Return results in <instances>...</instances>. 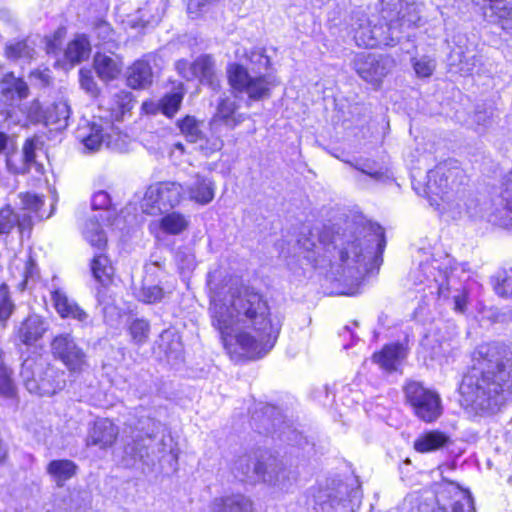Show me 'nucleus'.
I'll use <instances>...</instances> for the list:
<instances>
[{
  "mask_svg": "<svg viewBox=\"0 0 512 512\" xmlns=\"http://www.w3.org/2000/svg\"><path fill=\"white\" fill-rule=\"evenodd\" d=\"M459 392L463 404L476 412L499 411L512 401V352L498 343L480 345Z\"/></svg>",
  "mask_w": 512,
  "mask_h": 512,
  "instance_id": "nucleus-2",
  "label": "nucleus"
},
{
  "mask_svg": "<svg viewBox=\"0 0 512 512\" xmlns=\"http://www.w3.org/2000/svg\"><path fill=\"white\" fill-rule=\"evenodd\" d=\"M20 376L25 388L39 396H52L65 387V373L41 356L26 358Z\"/></svg>",
  "mask_w": 512,
  "mask_h": 512,
  "instance_id": "nucleus-3",
  "label": "nucleus"
},
{
  "mask_svg": "<svg viewBox=\"0 0 512 512\" xmlns=\"http://www.w3.org/2000/svg\"><path fill=\"white\" fill-rule=\"evenodd\" d=\"M449 441L446 434L440 431H430L421 435L415 442L414 448L418 452H431L445 446Z\"/></svg>",
  "mask_w": 512,
  "mask_h": 512,
  "instance_id": "nucleus-32",
  "label": "nucleus"
},
{
  "mask_svg": "<svg viewBox=\"0 0 512 512\" xmlns=\"http://www.w3.org/2000/svg\"><path fill=\"white\" fill-rule=\"evenodd\" d=\"M0 93L8 104L22 100L28 96L29 88L26 82L13 73L3 75L0 80Z\"/></svg>",
  "mask_w": 512,
  "mask_h": 512,
  "instance_id": "nucleus-22",
  "label": "nucleus"
},
{
  "mask_svg": "<svg viewBox=\"0 0 512 512\" xmlns=\"http://www.w3.org/2000/svg\"><path fill=\"white\" fill-rule=\"evenodd\" d=\"M6 54L9 58L18 59L26 58L30 59L34 55V49L30 47L26 41L17 42L7 46Z\"/></svg>",
  "mask_w": 512,
  "mask_h": 512,
  "instance_id": "nucleus-44",
  "label": "nucleus"
},
{
  "mask_svg": "<svg viewBox=\"0 0 512 512\" xmlns=\"http://www.w3.org/2000/svg\"><path fill=\"white\" fill-rule=\"evenodd\" d=\"M137 297L146 304H155L162 301L165 297V292L158 285L143 286L139 290Z\"/></svg>",
  "mask_w": 512,
  "mask_h": 512,
  "instance_id": "nucleus-40",
  "label": "nucleus"
},
{
  "mask_svg": "<svg viewBox=\"0 0 512 512\" xmlns=\"http://www.w3.org/2000/svg\"><path fill=\"white\" fill-rule=\"evenodd\" d=\"M412 64L416 75L420 78L430 77L436 68L435 60L428 56L414 58Z\"/></svg>",
  "mask_w": 512,
  "mask_h": 512,
  "instance_id": "nucleus-41",
  "label": "nucleus"
},
{
  "mask_svg": "<svg viewBox=\"0 0 512 512\" xmlns=\"http://www.w3.org/2000/svg\"><path fill=\"white\" fill-rule=\"evenodd\" d=\"M423 0H381L379 29L411 28L421 19Z\"/></svg>",
  "mask_w": 512,
  "mask_h": 512,
  "instance_id": "nucleus-5",
  "label": "nucleus"
},
{
  "mask_svg": "<svg viewBox=\"0 0 512 512\" xmlns=\"http://www.w3.org/2000/svg\"><path fill=\"white\" fill-rule=\"evenodd\" d=\"M9 142V137L5 133L0 132V154L7 153Z\"/></svg>",
  "mask_w": 512,
  "mask_h": 512,
  "instance_id": "nucleus-59",
  "label": "nucleus"
},
{
  "mask_svg": "<svg viewBox=\"0 0 512 512\" xmlns=\"http://www.w3.org/2000/svg\"><path fill=\"white\" fill-rule=\"evenodd\" d=\"M36 273H37L36 265H35L34 261L31 258H29L25 262V265H24V272H23L24 280H23V283L27 284L30 279H33L35 277Z\"/></svg>",
  "mask_w": 512,
  "mask_h": 512,
  "instance_id": "nucleus-54",
  "label": "nucleus"
},
{
  "mask_svg": "<svg viewBox=\"0 0 512 512\" xmlns=\"http://www.w3.org/2000/svg\"><path fill=\"white\" fill-rule=\"evenodd\" d=\"M209 311L231 355L260 358L272 349L280 332L265 297L252 287L238 285L237 280L230 279L220 291H213Z\"/></svg>",
  "mask_w": 512,
  "mask_h": 512,
  "instance_id": "nucleus-1",
  "label": "nucleus"
},
{
  "mask_svg": "<svg viewBox=\"0 0 512 512\" xmlns=\"http://www.w3.org/2000/svg\"><path fill=\"white\" fill-rule=\"evenodd\" d=\"M93 66L98 77L103 81L116 79L122 72V58L113 52H97Z\"/></svg>",
  "mask_w": 512,
  "mask_h": 512,
  "instance_id": "nucleus-20",
  "label": "nucleus"
},
{
  "mask_svg": "<svg viewBox=\"0 0 512 512\" xmlns=\"http://www.w3.org/2000/svg\"><path fill=\"white\" fill-rule=\"evenodd\" d=\"M71 109L66 100L53 103L45 111V124L54 125L57 129L67 127Z\"/></svg>",
  "mask_w": 512,
  "mask_h": 512,
  "instance_id": "nucleus-30",
  "label": "nucleus"
},
{
  "mask_svg": "<svg viewBox=\"0 0 512 512\" xmlns=\"http://www.w3.org/2000/svg\"><path fill=\"white\" fill-rule=\"evenodd\" d=\"M238 105L235 100L226 97L218 103L216 113L210 122L211 133H217L220 125H225L229 129L236 128L244 120L242 114L236 113Z\"/></svg>",
  "mask_w": 512,
  "mask_h": 512,
  "instance_id": "nucleus-18",
  "label": "nucleus"
},
{
  "mask_svg": "<svg viewBox=\"0 0 512 512\" xmlns=\"http://www.w3.org/2000/svg\"><path fill=\"white\" fill-rule=\"evenodd\" d=\"M406 348L399 343L385 345L379 353L373 355L375 363L386 371H395L406 358Z\"/></svg>",
  "mask_w": 512,
  "mask_h": 512,
  "instance_id": "nucleus-25",
  "label": "nucleus"
},
{
  "mask_svg": "<svg viewBox=\"0 0 512 512\" xmlns=\"http://www.w3.org/2000/svg\"><path fill=\"white\" fill-rule=\"evenodd\" d=\"M53 306L62 319H73L81 324V326H91L93 321L90 315L80 305L68 295L57 289L51 293Z\"/></svg>",
  "mask_w": 512,
  "mask_h": 512,
  "instance_id": "nucleus-16",
  "label": "nucleus"
},
{
  "mask_svg": "<svg viewBox=\"0 0 512 512\" xmlns=\"http://www.w3.org/2000/svg\"><path fill=\"white\" fill-rule=\"evenodd\" d=\"M430 512H447L444 508L433 509ZM451 512H474L471 507L470 500L468 498L465 499V503L455 502L452 506Z\"/></svg>",
  "mask_w": 512,
  "mask_h": 512,
  "instance_id": "nucleus-53",
  "label": "nucleus"
},
{
  "mask_svg": "<svg viewBox=\"0 0 512 512\" xmlns=\"http://www.w3.org/2000/svg\"><path fill=\"white\" fill-rule=\"evenodd\" d=\"M89 28L99 29V30H106L108 28V24L105 21H103L102 19H96L95 21H93L91 23Z\"/></svg>",
  "mask_w": 512,
  "mask_h": 512,
  "instance_id": "nucleus-61",
  "label": "nucleus"
},
{
  "mask_svg": "<svg viewBox=\"0 0 512 512\" xmlns=\"http://www.w3.org/2000/svg\"><path fill=\"white\" fill-rule=\"evenodd\" d=\"M91 52V46L85 35H78L76 39L69 42L66 50L65 57L71 63H79L87 59Z\"/></svg>",
  "mask_w": 512,
  "mask_h": 512,
  "instance_id": "nucleus-34",
  "label": "nucleus"
},
{
  "mask_svg": "<svg viewBox=\"0 0 512 512\" xmlns=\"http://www.w3.org/2000/svg\"><path fill=\"white\" fill-rule=\"evenodd\" d=\"M185 193H187L189 200L200 205H207L214 199L215 183L206 176L196 174L186 184L184 188Z\"/></svg>",
  "mask_w": 512,
  "mask_h": 512,
  "instance_id": "nucleus-19",
  "label": "nucleus"
},
{
  "mask_svg": "<svg viewBox=\"0 0 512 512\" xmlns=\"http://www.w3.org/2000/svg\"><path fill=\"white\" fill-rule=\"evenodd\" d=\"M394 67L392 58L382 54H358L353 60V68L358 76L375 88Z\"/></svg>",
  "mask_w": 512,
  "mask_h": 512,
  "instance_id": "nucleus-10",
  "label": "nucleus"
},
{
  "mask_svg": "<svg viewBox=\"0 0 512 512\" xmlns=\"http://www.w3.org/2000/svg\"><path fill=\"white\" fill-rule=\"evenodd\" d=\"M184 198V186L174 181L158 182L150 185L140 202L143 213L159 215L179 205Z\"/></svg>",
  "mask_w": 512,
  "mask_h": 512,
  "instance_id": "nucleus-4",
  "label": "nucleus"
},
{
  "mask_svg": "<svg viewBox=\"0 0 512 512\" xmlns=\"http://www.w3.org/2000/svg\"><path fill=\"white\" fill-rule=\"evenodd\" d=\"M427 188L430 193L442 196L448 190L457 189L465 179V174L456 161L441 163L428 172Z\"/></svg>",
  "mask_w": 512,
  "mask_h": 512,
  "instance_id": "nucleus-12",
  "label": "nucleus"
},
{
  "mask_svg": "<svg viewBox=\"0 0 512 512\" xmlns=\"http://www.w3.org/2000/svg\"><path fill=\"white\" fill-rule=\"evenodd\" d=\"M115 132L108 122L86 123L78 128L77 138L84 145L85 149L91 152L100 150L103 146L114 148L117 146Z\"/></svg>",
  "mask_w": 512,
  "mask_h": 512,
  "instance_id": "nucleus-14",
  "label": "nucleus"
},
{
  "mask_svg": "<svg viewBox=\"0 0 512 512\" xmlns=\"http://www.w3.org/2000/svg\"><path fill=\"white\" fill-rule=\"evenodd\" d=\"M145 14L142 13L141 17L138 20L131 21L132 29H155L156 25L160 21V16H153L151 19H144Z\"/></svg>",
  "mask_w": 512,
  "mask_h": 512,
  "instance_id": "nucleus-50",
  "label": "nucleus"
},
{
  "mask_svg": "<svg viewBox=\"0 0 512 512\" xmlns=\"http://www.w3.org/2000/svg\"><path fill=\"white\" fill-rule=\"evenodd\" d=\"M14 303L12 302L8 287L6 285L0 286V320H7L14 310Z\"/></svg>",
  "mask_w": 512,
  "mask_h": 512,
  "instance_id": "nucleus-47",
  "label": "nucleus"
},
{
  "mask_svg": "<svg viewBox=\"0 0 512 512\" xmlns=\"http://www.w3.org/2000/svg\"><path fill=\"white\" fill-rule=\"evenodd\" d=\"M236 468L241 469L245 477L252 478L250 474L253 473L257 480H262L281 491H287L295 481L293 473L281 465L266 466L261 462H252L246 457L238 460Z\"/></svg>",
  "mask_w": 512,
  "mask_h": 512,
  "instance_id": "nucleus-9",
  "label": "nucleus"
},
{
  "mask_svg": "<svg viewBox=\"0 0 512 512\" xmlns=\"http://www.w3.org/2000/svg\"><path fill=\"white\" fill-rule=\"evenodd\" d=\"M119 435V428L107 418L97 419L88 431L87 446L107 449L114 445Z\"/></svg>",
  "mask_w": 512,
  "mask_h": 512,
  "instance_id": "nucleus-17",
  "label": "nucleus"
},
{
  "mask_svg": "<svg viewBox=\"0 0 512 512\" xmlns=\"http://www.w3.org/2000/svg\"><path fill=\"white\" fill-rule=\"evenodd\" d=\"M360 171L366 175H369L370 177H372L373 179L377 180V181H380V180H383L385 178V173L382 172V171H369V170H365V169H360Z\"/></svg>",
  "mask_w": 512,
  "mask_h": 512,
  "instance_id": "nucleus-60",
  "label": "nucleus"
},
{
  "mask_svg": "<svg viewBox=\"0 0 512 512\" xmlns=\"http://www.w3.org/2000/svg\"><path fill=\"white\" fill-rule=\"evenodd\" d=\"M91 270L94 278L103 286H107L112 282L114 268L104 254L94 256L91 262Z\"/></svg>",
  "mask_w": 512,
  "mask_h": 512,
  "instance_id": "nucleus-35",
  "label": "nucleus"
},
{
  "mask_svg": "<svg viewBox=\"0 0 512 512\" xmlns=\"http://www.w3.org/2000/svg\"><path fill=\"white\" fill-rule=\"evenodd\" d=\"M385 247L383 232L370 234L363 239L355 238L347 241L340 251V260L347 267L359 269L366 266V260H378Z\"/></svg>",
  "mask_w": 512,
  "mask_h": 512,
  "instance_id": "nucleus-6",
  "label": "nucleus"
},
{
  "mask_svg": "<svg viewBox=\"0 0 512 512\" xmlns=\"http://www.w3.org/2000/svg\"><path fill=\"white\" fill-rule=\"evenodd\" d=\"M28 117L33 122H45V112L42 111V106L38 100H34L28 107Z\"/></svg>",
  "mask_w": 512,
  "mask_h": 512,
  "instance_id": "nucleus-52",
  "label": "nucleus"
},
{
  "mask_svg": "<svg viewBox=\"0 0 512 512\" xmlns=\"http://www.w3.org/2000/svg\"><path fill=\"white\" fill-rule=\"evenodd\" d=\"M494 289L502 297H512V268L499 274Z\"/></svg>",
  "mask_w": 512,
  "mask_h": 512,
  "instance_id": "nucleus-43",
  "label": "nucleus"
},
{
  "mask_svg": "<svg viewBox=\"0 0 512 512\" xmlns=\"http://www.w3.org/2000/svg\"><path fill=\"white\" fill-rule=\"evenodd\" d=\"M471 71H472V69H471V68H469V67H468V68H466V69H465V68H463V67H462V68H460V72H461L463 75H469V74H471Z\"/></svg>",
  "mask_w": 512,
  "mask_h": 512,
  "instance_id": "nucleus-63",
  "label": "nucleus"
},
{
  "mask_svg": "<svg viewBox=\"0 0 512 512\" xmlns=\"http://www.w3.org/2000/svg\"><path fill=\"white\" fill-rule=\"evenodd\" d=\"M189 225V217L177 211L166 213L159 220L160 229L169 235H179L186 231Z\"/></svg>",
  "mask_w": 512,
  "mask_h": 512,
  "instance_id": "nucleus-31",
  "label": "nucleus"
},
{
  "mask_svg": "<svg viewBox=\"0 0 512 512\" xmlns=\"http://www.w3.org/2000/svg\"><path fill=\"white\" fill-rule=\"evenodd\" d=\"M153 79L152 68L144 60L135 61L127 71V84L133 89H145Z\"/></svg>",
  "mask_w": 512,
  "mask_h": 512,
  "instance_id": "nucleus-27",
  "label": "nucleus"
},
{
  "mask_svg": "<svg viewBox=\"0 0 512 512\" xmlns=\"http://www.w3.org/2000/svg\"><path fill=\"white\" fill-rule=\"evenodd\" d=\"M97 298H98V302L100 304H104L106 303L105 299H104V293H103V290H98L97 292Z\"/></svg>",
  "mask_w": 512,
  "mask_h": 512,
  "instance_id": "nucleus-62",
  "label": "nucleus"
},
{
  "mask_svg": "<svg viewBox=\"0 0 512 512\" xmlns=\"http://www.w3.org/2000/svg\"><path fill=\"white\" fill-rule=\"evenodd\" d=\"M79 82L81 88L91 96L96 97L99 94V87L94 80L91 70L84 68L80 69Z\"/></svg>",
  "mask_w": 512,
  "mask_h": 512,
  "instance_id": "nucleus-46",
  "label": "nucleus"
},
{
  "mask_svg": "<svg viewBox=\"0 0 512 512\" xmlns=\"http://www.w3.org/2000/svg\"><path fill=\"white\" fill-rule=\"evenodd\" d=\"M388 34H354V41L358 47L362 48H378L387 46L390 43L387 41Z\"/></svg>",
  "mask_w": 512,
  "mask_h": 512,
  "instance_id": "nucleus-38",
  "label": "nucleus"
},
{
  "mask_svg": "<svg viewBox=\"0 0 512 512\" xmlns=\"http://www.w3.org/2000/svg\"><path fill=\"white\" fill-rule=\"evenodd\" d=\"M419 271L423 274V279L420 278L419 282L424 280L432 281L435 284L437 294L439 297L448 298L450 295L449 279L447 270H442L438 265V261L431 259L425 263H421Z\"/></svg>",
  "mask_w": 512,
  "mask_h": 512,
  "instance_id": "nucleus-21",
  "label": "nucleus"
},
{
  "mask_svg": "<svg viewBox=\"0 0 512 512\" xmlns=\"http://www.w3.org/2000/svg\"><path fill=\"white\" fill-rule=\"evenodd\" d=\"M230 85L240 92H245L252 100L259 101L270 97L271 89L279 82L273 75L251 77L239 64H230L227 69Z\"/></svg>",
  "mask_w": 512,
  "mask_h": 512,
  "instance_id": "nucleus-7",
  "label": "nucleus"
},
{
  "mask_svg": "<svg viewBox=\"0 0 512 512\" xmlns=\"http://www.w3.org/2000/svg\"><path fill=\"white\" fill-rule=\"evenodd\" d=\"M77 471V464L69 459L52 460L46 467V473L58 487H63L68 480L77 474Z\"/></svg>",
  "mask_w": 512,
  "mask_h": 512,
  "instance_id": "nucleus-26",
  "label": "nucleus"
},
{
  "mask_svg": "<svg viewBox=\"0 0 512 512\" xmlns=\"http://www.w3.org/2000/svg\"><path fill=\"white\" fill-rule=\"evenodd\" d=\"M134 106L133 95L126 90H119L112 95L111 105L109 109L112 115L117 119H121L124 115L131 111Z\"/></svg>",
  "mask_w": 512,
  "mask_h": 512,
  "instance_id": "nucleus-36",
  "label": "nucleus"
},
{
  "mask_svg": "<svg viewBox=\"0 0 512 512\" xmlns=\"http://www.w3.org/2000/svg\"><path fill=\"white\" fill-rule=\"evenodd\" d=\"M247 57H248L250 63L253 65V69H256L258 71H261L262 69H266L270 65V59L265 54V51L262 48H257V49L250 51V53Z\"/></svg>",
  "mask_w": 512,
  "mask_h": 512,
  "instance_id": "nucleus-48",
  "label": "nucleus"
},
{
  "mask_svg": "<svg viewBox=\"0 0 512 512\" xmlns=\"http://www.w3.org/2000/svg\"><path fill=\"white\" fill-rule=\"evenodd\" d=\"M16 394V387L11 379V371L0 366V395L6 398H12Z\"/></svg>",
  "mask_w": 512,
  "mask_h": 512,
  "instance_id": "nucleus-42",
  "label": "nucleus"
},
{
  "mask_svg": "<svg viewBox=\"0 0 512 512\" xmlns=\"http://www.w3.org/2000/svg\"><path fill=\"white\" fill-rule=\"evenodd\" d=\"M91 205L93 210H103L105 215L101 213L99 215H94L89 219L86 223L83 234L86 241L92 247L103 250L107 245V238L99 221H110V218L113 215V212L110 210L111 200L109 194L105 191L96 192L92 197Z\"/></svg>",
  "mask_w": 512,
  "mask_h": 512,
  "instance_id": "nucleus-11",
  "label": "nucleus"
},
{
  "mask_svg": "<svg viewBox=\"0 0 512 512\" xmlns=\"http://www.w3.org/2000/svg\"><path fill=\"white\" fill-rule=\"evenodd\" d=\"M213 512H253L251 500L244 495H232L215 499Z\"/></svg>",
  "mask_w": 512,
  "mask_h": 512,
  "instance_id": "nucleus-28",
  "label": "nucleus"
},
{
  "mask_svg": "<svg viewBox=\"0 0 512 512\" xmlns=\"http://www.w3.org/2000/svg\"><path fill=\"white\" fill-rule=\"evenodd\" d=\"M406 400L416 416L425 422H433L442 414L440 396L416 381H409L404 387Z\"/></svg>",
  "mask_w": 512,
  "mask_h": 512,
  "instance_id": "nucleus-8",
  "label": "nucleus"
},
{
  "mask_svg": "<svg viewBox=\"0 0 512 512\" xmlns=\"http://www.w3.org/2000/svg\"><path fill=\"white\" fill-rule=\"evenodd\" d=\"M51 351L71 372L87 367V356L69 333L57 335L51 342Z\"/></svg>",
  "mask_w": 512,
  "mask_h": 512,
  "instance_id": "nucleus-13",
  "label": "nucleus"
},
{
  "mask_svg": "<svg viewBox=\"0 0 512 512\" xmlns=\"http://www.w3.org/2000/svg\"><path fill=\"white\" fill-rule=\"evenodd\" d=\"M33 77L38 78L44 85L49 84L50 74L49 71H35L31 74Z\"/></svg>",
  "mask_w": 512,
  "mask_h": 512,
  "instance_id": "nucleus-58",
  "label": "nucleus"
},
{
  "mask_svg": "<svg viewBox=\"0 0 512 512\" xmlns=\"http://www.w3.org/2000/svg\"><path fill=\"white\" fill-rule=\"evenodd\" d=\"M129 335L131 336V340L137 344H144L149 337L150 326L149 323L144 319H135L133 320L128 327Z\"/></svg>",
  "mask_w": 512,
  "mask_h": 512,
  "instance_id": "nucleus-37",
  "label": "nucleus"
},
{
  "mask_svg": "<svg viewBox=\"0 0 512 512\" xmlns=\"http://www.w3.org/2000/svg\"><path fill=\"white\" fill-rule=\"evenodd\" d=\"M152 265L157 266V267H161V263L159 261L153 262Z\"/></svg>",
  "mask_w": 512,
  "mask_h": 512,
  "instance_id": "nucleus-64",
  "label": "nucleus"
},
{
  "mask_svg": "<svg viewBox=\"0 0 512 512\" xmlns=\"http://www.w3.org/2000/svg\"><path fill=\"white\" fill-rule=\"evenodd\" d=\"M176 69L178 73L185 78L186 80L196 79V72L194 70V62L192 64L188 63L186 60H179L176 63Z\"/></svg>",
  "mask_w": 512,
  "mask_h": 512,
  "instance_id": "nucleus-51",
  "label": "nucleus"
},
{
  "mask_svg": "<svg viewBox=\"0 0 512 512\" xmlns=\"http://www.w3.org/2000/svg\"><path fill=\"white\" fill-rule=\"evenodd\" d=\"M194 70L196 78L202 83L210 85L213 89L219 86L214 76V61L208 55L200 56L194 61Z\"/></svg>",
  "mask_w": 512,
  "mask_h": 512,
  "instance_id": "nucleus-33",
  "label": "nucleus"
},
{
  "mask_svg": "<svg viewBox=\"0 0 512 512\" xmlns=\"http://www.w3.org/2000/svg\"><path fill=\"white\" fill-rule=\"evenodd\" d=\"M183 95L181 93H173L166 95L159 103V109L167 117H173L179 110L182 103Z\"/></svg>",
  "mask_w": 512,
  "mask_h": 512,
  "instance_id": "nucleus-39",
  "label": "nucleus"
},
{
  "mask_svg": "<svg viewBox=\"0 0 512 512\" xmlns=\"http://www.w3.org/2000/svg\"><path fill=\"white\" fill-rule=\"evenodd\" d=\"M484 16L491 22H502L503 29H512V0H483Z\"/></svg>",
  "mask_w": 512,
  "mask_h": 512,
  "instance_id": "nucleus-23",
  "label": "nucleus"
},
{
  "mask_svg": "<svg viewBox=\"0 0 512 512\" xmlns=\"http://www.w3.org/2000/svg\"><path fill=\"white\" fill-rule=\"evenodd\" d=\"M454 309L459 312H464L467 304V294L466 292L459 293L454 295Z\"/></svg>",
  "mask_w": 512,
  "mask_h": 512,
  "instance_id": "nucleus-56",
  "label": "nucleus"
},
{
  "mask_svg": "<svg viewBox=\"0 0 512 512\" xmlns=\"http://www.w3.org/2000/svg\"><path fill=\"white\" fill-rule=\"evenodd\" d=\"M18 222V217L10 208L5 206L0 210V234H8Z\"/></svg>",
  "mask_w": 512,
  "mask_h": 512,
  "instance_id": "nucleus-45",
  "label": "nucleus"
},
{
  "mask_svg": "<svg viewBox=\"0 0 512 512\" xmlns=\"http://www.w3.org/2000/svg\"><path fill=\"white\" fill-rule=\"evenodd\" d=\"M35 150L36 146L32 139H27L23 145L22 149V164L20 166H16L13 164L12 159L7 157L6 163L9 168L14 173L24 174L31 170L32 167H35L39 172L41 170V165L37 164L35 161Z\"/></svg>",
  "mask_w": 512,
  "mask_h": 512,
  "instance_id": "nucleus-29",
  "label": "nucleus"
},
{
  "mask_svg": "<svg viewBox=\"0 0 512 512\" xmlns=\"http://www.w3.org/2000/svg\"><path fill=\"white\" fill-rule=\"evenodd\" d=\"M22 208L37 212L43 205V199L30 193L19 194Z\"/></svg>",
  "mask_w": 512,
  "mask_h": 512,
  "instance_id": "nucleus-49",
  "label": "nucleus"
},
{
  "mask_svg": "<svg viewBox=\"0 0 512 512\" xmlns=\"http://www.w3.org/2000/svg\"><path fill=\"white\" fill-rule=\"evenodd\" d=\"M177 261L182 270L192 269L194 267V257L192 255H186L179 252L177 254Z\"/></svg>",
  "mask_w": 512,
  "mask_h": 512,
  "instance_id": "nucleus-55",
  "label": "nucleus"
},
{
  "mask_svg": "<svg viewBox=\"0 0 512 512\" xmlns=\"http://www.w3.org/2000/svg\"><path fill=\"white\" fill-rule=\"evenodd\" d=\"M125 452L127 454H130L134 459H136V458L142 459L145 455L143 448L138 449L134 446H131L130 444L126 445Z\"/></svg>",
  "mask_w": 512,
  "mask_h": 512,
  "instance_id": "nucleus-57",
  "label": "nucleus"
},
{
  "mask_svg": "<svg viewBox=\"0 0 512 512\" xmlns=\"http://www.w3.org/2000/svg\"><path fill=\"white\" fill-rule=\"evenodd\" d=\"M48 330L47 322L39 315L28 316L20 325L17 336L23 344L30 345L38 341Z\"/></svg>",
  "mask_w": 512,
  "mask_h": 512,
  "instance_id": "nucleus-24",
  "label": "nucleus"
},
{
  "mask_svg": "<svg viewBox=\"0 0 512 512\" xmlns=\"http://www.w3.org/2000/svg\"><path fill=\"white\" fill-rule=\"evenodd\" d=\"M177 126L185 139L197 144L206 156L220 151L224 146L223 140L219 135H215L216 133H212L211 137L206 138L203 133V122L194 116L187 115L177 122Z\"/></svg>",
  "mask_w": 512,
  "mask_h": 512,
  "instance_id": "nucleus-15",
  "label": "nucleus"
}]
</instances>
